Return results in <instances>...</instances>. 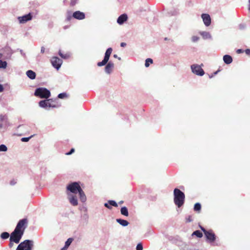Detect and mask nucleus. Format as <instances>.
<instances>
[{"label":"nucleus","mask_w":250,"mask_h":250,"mask_svg":"<svg viewBox=\"0 0 250 250\" xmlns=\"http://www.w3.org/2000/svg\"><path fill=\"white\" fill-rule=\"evenodd\" d=\"M113 67H114L113 63L110 62L107 64V65L105 67V71L107 73L109 74L112 71Z\"/></svg>","instance_id":"obj_17"},{"label":"nucleus","mask_w":250,"mask_h":250,"mask_svg":"<svg viewBox=\"0 0 250 250\" xmlns=\"http://www.w3.org/2000/svg\"><path fill=\"white\" fill-rule=\"evenodd\" d=\"M32 19V16L30 13L24 15L22 17H19L18 20L21 23H23Z\"/></svg>","instance_id":"obj_12"},{"label":"nucleus","mask_w":250,"mask_h":250,"mask_svg":"<svg viewBox=\"0 0 250 250\" xmlns=\"http://www.w3.org/2000/svg\"><path fill=\"white\" fill-rule=\"evenodd\" d=\"M153 63L152 59L150 58H148L146 60L145 62V66L147 67L149 66L150 64H152Z\"/></svg>","instance_id":"obj_26"},{"label":"nucleus","mask_w":250,"mask_h":250,"mask_svg":"<svg viewBox=\"0 0 250 250\" xmlns=\"http://www.w3.org/2000/svg\"><path fill=\"white\" fill-rule=\"evenodd\" d=\"M201 34L204 39H208L210 38V35L208 32H203L201 33Z\"/></svg>","instance_id":"obj_28"},{"label":"nucleus","mask_w":250,"mask_h":250,"mask_svg":"<svg viewBox=\"0 0 250 250\" xmlns=\"http://www.w3.org/2000/svg\"><path fill=\"white\" fill-rule=\"evenodd\" d=\"M2 127V124H0V127L1 128Z\"/></svg>","instance_id":"obj_55"},{"label":"nucleus","mask_w":250,"mask_h":250,"mask_svg":"<svg viewBox=\"0 0 250 250\" xmlns=\"http://www.w3.org/2000/svg\"><path fill=\"white\" fill-rule=\"evenodd\" d=\"M77 2V0H71L70 3V6L73 7L74 6H75Z\"/></svg>","instance_id":"obj_36"},{"label":"nucleus","mask_w":250,"mask_h":250,"mask_svg":"<svg viewBox=\"0 0 250 250\" xmlns=\"http://www.w3.org/2000/svg\"><path fill=\"white\" fill-rule=\"evenodd\" d=\"M7 120V117L5 115H0V121L2 122Z\"/></svg>","instance_id":"obj_35"},{"label":"nucleus","mask_w":250,"mask_h":250,"mask_svg":"<svg viewBox=\"0 0 250 250\" xmlns=\"http://www.w3.org/2000/svg\"><path fill=\"white\" fill-rule=\"evenodd\" d=\"M219 71V70H218V71H217L213 73V74L211 76H210L209 77H210V78H212V77H213V75H215L217 74V73H218Z\"/></svg>","instance_id":"obj_50"},{"label":"nucleus","mask_w":250,"mask_h":250,"mask_svg":"<svg viewBox=\"0 0 250 250\" xmlns=\"http://www.w3.org/2000/svg\"><path fill=\"white\" fill-rule=\"evenodd\" d=\"M32 137V136L29 137H24V138H22L21 140L22 142H28L29 139Z\"/></svg>","instance_id":"obj_38"},{"label":"nucleus","mask_w":250,"mask_h":250,"mask_svg":"<svg viewBox=\"0 0 250 250\" xmlns=\"http://www.w3.org/2000/svg\"><path fill=\"white\" fill-rule=\"evenodd\" d=\"M121 213L125 216H128V211L127 208L125 207H122L121 209Z\"/></svg>","instance_id":"obj_22"},{"label":"nucleus","mask_w":250,"mask_h":250,"mask_svg":"<svg viewBox=\"0 0 250 250\" xmlns=\"http://www.w3.org/2000/svg\"><path fill=\"white\" fill-rule=\"evenodd\" d=\"M2 55L1 54H0V58H1Z\"/></svg>","instance_id":"obj_57"},{"label":"nucleus","mask_w":250,"mask_h":250,"mask_svg":"<svg viewBox=\"0 0 250 250\" xmlns=\"http://www.w3.org/2000/svg\"><path fill=\"white\" fill-rule=\"evenodd\" d=\"M199 39V38L197 36H193L192 38V40L194 42L197 41Z\"/></svg>","instance_id":"obj_39"},{"label":"nucleus","mask_w":250,"mask_h":250,"mask_svg":"<svg viewBox=\"0 0 250 250\" xmlns=\"http://www.w3.org/2000/svg\"><path fill=\"white\" fill-rule=\"evenodd\" d=\"M28 221L27 218H24L20 220L18 222L15 229L19 231L20 232H21L23 234L25 229L28 226Z\"/></svg>","instance_id":"obj_6"},{"label":"nucleus","mask_w":250,"mask_h":250,"mask_svg":"<svg viewBox=\"0 0 250 250\" xmlns=\"http://www.w3.org/2000/svg\"><path fill=\"white\" fill-rule=\"evenodd\" d=\"M201 209V206L200 203H196L194 205V209L196 211H200Z\"/></svg>","instance_id":"obj_24"},{"label":"nucleus","mask_w":250,"mask_h":250,"mask_svg":"<svg viewBox=\"0 0 250 250\" xmlns=\"http://www.w3.org/2000/svg\"><path fill=\"white\" fill-rule=\"evenodd\" d=\"M192 221V216L191 215H188L186 218V222L187 223H189Z\"/></svg>","instance_id":"obj_34"},{"label":"nucleus","mask_w":250,"mask_h":250,"mask_svg":"<svg viewBox=\"0 0 250 250\" xmlns=\"http://www.w3.org/2000/svg\"><path fill=\"white\" fill-rule=\"evenodd\" d=\"M201 229L204 233L207 241L210 243L214 242L216 236L212 229L206 230L204 228L200 226Z\"/></svg>","instance_id":"obj_3"},{"label":"nucleus","mask_w":250,"mask_h":250,"mask_svg":"<svg viewBox=\"0 0 250 250\" xmlns=\"http://www.w3.org/2000/svg\"><path fill=\"white\" fill-rule=\"evenodd\" d=\"M164 40H165V41H167V40H168V39H167V38H165L164 39Z\"/></svg>","instance_id":"obj_56"},{"label":"nucleus","mask_w":250,"mask_h":250,"mask_svg":"<svg viewBox=\"0 0 250 250\" xmlns=\"http://www.w3.org/2000/svg\"><path fill=\"white\" fill-rule=\"evenodd\" d=\"M3 91V86L0 84V92H1Z\"/></svg>","instance_id":"obj_47"},{"label":"nucleus","mask_w":250,"mask_h":250,"mask_svg":"<svg viewBox=\"0 0 250 250\" xmlns=\"http://www.w3.org/2000/svg\"><path fill=\"white\" fill-rule=\"evenodd\" d=\"M41 52L42 53H44L45 52V48L44 47H42Z\"/></svg>","instance_id":"obj_46"},{"label":"nucleus","mask_w":250,"mask_h":250,"mask_svg":"<svg viewBox=\"0 0 250 250\" xmlns=\"http://www.w3.org/2000/svg\"><path fill=\"white\" fill-rule=\"evenodd\" d=\"M143 245L141 243H139L137 245L136 250H143Z\"/></svg>","instance_id":"obj_37"},{"label":"nucleus","mask_w":250,"mask_h":250,"mask_svg":"<svg viewBox=\"0 0 250 250\" xmlns=\"http://www.w3.org/2000/svg\"><path fill=\"white\" fill-rule=\"evenodd\" d=\"M202 18L203 21L206 26H209L211 23V19L208 14H203L202 15Z\"/></svg>","instance_id":"obj_13"},{"label":"nucleus","mask_w":250,"mask_h":250,"mask_svg":"<svg viewBox=\"0 0 250 250\" xmlns=\"http://www.w3.org/2000/svg\"><path fill=\"white\" fill-rule=\"evenodd\" d=\"M51 62L52 65L57 69L60 68L62 63V60L57 57H52Z\"/></svg>","instance_id":"obj_10"},{"label":"nucleus","mask_w":250,"mask_h":250,"mask_svg":"<svg viewBox=\"0 0 250 250\" xmlns=\"http://www.w3.org/2000/svg\"><path fill=\"white\" fill-rule=\"evenodd\" d=\"M126 43H125V42H122V43H121V47H125V46H126Z\"/></svg>","instance_id":"obj_48"},{"label":"nucleus","mask_w":250,"mask_h":250,"mask_svg":"<svg viewBox=\"0 0 250 250\" xmlns=\"http://www.w3.org/2000/svg\"><path fill=\"white\" fill-rule=\"evenodd\" d=\"M192 235H195L198 238H201L203 236V233L201 231H200V230H196V231H194L192 234Z\"/></svg>","instance_id":"obj_23"},{"label":"nucleus","mask_w":250,"mask_h":250,"mask_svg":"<svg viewBox=\"0 0 250 250\" xmlns=\"http://www.w3.org/2000/svg\"><path fill=\"white\" fill-rule=\"evenodd\" d=\"M7 148L4 145H1L0 146V151H6Z\"/></svg>","instance_id":"obj_32"},{"label":"nucleus","mask_w":250,"mask_h":250,"mask_svg":"<svg viewBox=\"0 0 250 250\" xmlns=\"http://www.w3.org/2000/svg\"><path fill=\"white\" fill-rule=\"evenodd\" d=\"M34 95L41 98L48 99L50 97L51 94L46 88L40 87L36 89Z\"/></svg>","instance_id":"obj_4"},{"label":"nucleus","mask_w":250,"mask_h":250,"mask_svg":"<svg viewBox=\"0 0 250 250\" xmlns=\"http://www.w3.org/2000/svg\"><path fill=\"white\" fill-rule=\"evenodd\" d=\"M7 66V62L0 60V68H5Z\"/></svg>","instance_id":"obj_29"},{"label":"nucleus","mask_w":250,"mask_h":250,"mask_svg":"<svg viewBox=\"0 0 250 250\" xmlns=\"http://www.w3.org/2000/svg\"><path fill=\"white\" fill-rule=\"evenodd\" d=\"M67 97L66 94L65 93H60L58 95V97L60 99H63Z\"/></svg>","instance_id":"obj_33"},{"label":"nucleus","mask_w":250,"mask_h":250,"mask_svg":"<svg viewBox=\"0 0 250 250\" xmlns=\"http://www.w3.org/2000/svg\"><path fill=\"white\" fill-rule=\"evenodd\" d=\"M0 237L3 239H6L9 237V234L7 232H4L1 234Z\"/></svg>","instance_id":"obj_27"},{"label":"nucleus","mask_w":250,"mask_h":250,"mask_svg":"<svg viewBox=\"0 0 250 250\" xmlns=\"http://www.w3.org/2000/svg\"><path fill=\"white\" fill-rule=\"evenodd\" d=\"M70 203L73 206H77L78 205V201L76 195H71L68 197Z\"/></svg>","instance_id":"obj_15"},{"label":"nucleus","mask_w":250,"mask_h":250,"mask_svg":"<svg viewBox=\"0 0 250 250\" xmlns=\"http://www.w3.org/2000/svg\"><path fill=\"white\" fill-rule=\"evenodd\" d=\"M223 60L226 64H230L232 62V57L228 55H225L223 57Z\"/></svg>","instance_id":"obj_18"},{"label":"nucleus","mask_w":250,"mask_h":250,"mask_svg":"<svg viewBox=\"0 0 250 250\" xmlns=\"http://www.w3.org/2000/svg\"><path fill=\"white\" fill-rule=\"evenodd\" d=\"M236 52L237 53H243V51L242 50V49H238L236 51Z\"/></svg>","instance_id":"obj_49"},{"label":"nucleus","mask_w":250,"mask_h":250,"mask_svg":"<svg viewBox=\"0 0 250 250\" xmlns=\"http://www.w3.org/2000/svg\"><path fill=\"white\" fill-rule=\"evenodd\" d=\"M116 221L119 224H120L121 225L124 226V227L127 226L129 224V223L128 221H127L126 220H125L122 219H117Z\"/></svg>","instance_id":"obj_21"},{"label":"nucleus","mask_w":250,"mask_h":250,"mask_svg":"<svg viewBox=\"0 0 250 250\" xmlns=\"http://www.w3.org/2000/svg\"><path fill=\"white\" fill-rule=\"evenodd\" d=\"M249 10H250V0H249Z\"/></svg>","instance_id":"obj_52"},{"label":"nucleus","mask_w":250,"mask_h":250,"mask_svg":"<svg viewBox=\"0 0 250 250\" xmlns=\"http://www.w3.org/2000/svg\"><path fill=\"white\" fill-rule=\"evenodd\" d=\"M27 76L31 79L33 80L36 78V73L32 70H29L26 72Z\"/></svg>","instance_id":"obj_19"},{"label":"nucleus","mask_w":250,"mask_h":250,"mask_svg":"<svg viewBox=\"0 0 250 250\" xmlns=\"http://www.w3.org/2000/svg\"><path fill=\"white\" fill-rule=\"evenodd\" d=\"M72 18H73L72 15L71 16V15L68 14L66 17V20L68 21H69L71 20Z\"/></svg>","instance_id":"obj_41"},{"label":"nucleus","mask_w":250,"mask_h":250,"mask_svg":"<svg viewBox=\"0 0 250 250\" xmlns=\"http://www.w3.org/2000/svg\"><path fill=\"white\" fill-rule=\"evenodd\" d=\"M112 49L110 47L108 48L106 50V51L105 53V55H104V60L102 62H98L97 65L98 66H102L105 65L107 63V62H108V61L109 60V57L111 55V54L112 53Z\"/></svg>","instance_id":"obj_8"},{"label":"nucleus","mask_w":250,"mask_h":250,"mask_svg":"<svg viewBox=\"0 0 250 250\" xmlns=\"http://www.w3.org/2000/svg\"><path fill=\"white\" fill-rule=\"evenodd\" d=\"M113 57L116 58H118L117 55L116 54L114 55Z\"/></svg>","instance_id":"obj_53"},{"label":"nucleus","mask_w":250,"mask_h":250,"mask_svg":"<svg viewBox=\"0 0 250 250\" xmlns=\"http://www.w3.org/2000/svg\"><path fill=\"white\" fill-rule=\"evenodd\" d=\"M119 60H121V58L119 57V58H118Z\"/></svg>","instance_id":"obj_58"},{"label":"nucleus","mask_w":250,"mask_h":250,"mask_svg":"<svg viewBox=\"0 0 250 250\" xmlns=\"http://www.w3.org/2000/svg\"><path fill=\"white\" fill-rule=\"evenodd\" d=\"M123 202H123V201H120V202H119V203L120 204H123Z\"/></svg>","instance_id":"obj_54"},{"label":"nucleus","mask_w":250,"mask_h":250,"mask_svg":"<svg viewBox=\"0 0 250 250\" xmlns=\"http://www.w3.org/2000/svg\"><path fill=\"white\" fill-rule=\"evenodd\" d=\"M67 248H65V246H64L61 250H66Z\"/></svg>","instance_id":"obj_51"},{"label":"nucleus","mask_w":250,"mask_h":250,"mask_svg":"<svg viewBox=\"0 0 250 250\" xmlns=\"http://www.w3.org/2000/svg\"><path fill=\"white\" fill-rule=\"evenodd\" d=\"M48 107H58L60 105L59 104L58 101L57 99L53 100L52 99H48Z\"/></svg>","instance_id":"obj_14"},{"label":"nucleus","mask_w":250,"mask_h":250,"mask_svg":"<svg viewBox=\"0 0 250 250\" xmlns=\"http://www.w3.org/2000/svg\"><path fill=\"white\" fill-rule=\"evenodd\" d=\"M48 99H46V100L41 101L39 102V104L40 106H41V107L46 108V107H48Z\"/></svg>","instance_id":"obj_20"},{"label":"nucleus","mask_w":250,"mask_h":250,"mask_svg":"<svg viewBox=\"0 0 250 250\" xmlns=\"http://www.w3.org/2000/svg\"><path fill=\"white\" fill-rule=\"evenodd\" d=\"M73 240V239L72 238H68L65 243L64 246L65 247V248H68V247L70 245V244L72 242Z\"/></svg>","instance_id":"obj_25"},{"label":"nucleus","mask_w":250,"mask_h":250,"mask_svg":"<svg viewBox=\"0 0 250 250\" xmlns=\"http://www.w3.org/2000/svg\"><path fill=\"white\" fill-rule=\"evenodd\" d=\"M75 151L74 148H71L69 152L66 153V155H69L72 154Z\"/></svg>","instance_id":"obj_40"},{"label":"nucleus","mask_w":250,"mask_h":250,"mask_svg":"<svg viewBox=\"0 0 250 250\" xmlns=\"http://www.w3.org/2000/svg\"><path fill=\"white\" fill-rule=\"evenodd\" d=\"M127 19V16L126 14H122L118 18L117 20V22L120 24H123L125 21Z\"/></svg>","instance_id":"obj_16"},{"label":"nucleus","mask_w":250,"mask_h":250,"mask_svg":"<svg viewBox=\"0 0 250 250\" xmlns=\"http://www.w3.org/2000/svg\"><path fill=\"white\" fill-rule=\"evenodd\" d=\"M108 202L109 204L111 206H113L115 207H118V205L116 203V202L113 200H109V201H108Z\"/></svg>","instance_id":"obj_30"},{"label":"nucleus","mask_w":250,"mask_h":250,"mask_svg":"<svg viewBox=\"0 0 250 250\" xmlns=\"http://www.w3.org/2000/svg\"><path fill=\"white\" fill-rule=\"evenodd\" d=\"M72 17L74 19L79 20H82L85 18V14L80 11H77L74 12L72 14Z\"/></svg>","instance_id":"obj_11"},{"label":"nucleus","mask_w":250,"mask_h":250,"mask_svg":"<svg viewBox=\"0 0 250 250\" xmlns=\"http://www.w3.org/2000/svg\"><path fill=\"white\" fill-rule=\"evenodd\" d=\"M245 52H246V53L247 55H250V49H247L245 50Z\"/></svg>","instance_id":"obj_45"},{"label":"nucleus","mask_w":250,"mask_h":250,"mask_svg":"<svg viewBox=\"0 0 250 250\" xmlns=\"http://www.w3.org/2000/svg\"><path fill=\"white\" fill-rule=\"evenodd\" d=\"M174 202L179 208L183 205L185 202V195L184 192L177 188L174 189Z\"/></svg>","instance_id":"obj_2"},{"label":"nucleus","mask_w":250,"mask_h":250,"mask_svg":"<svg viewBox=\"0 0 250 250\" xmlns=\"http://www.w3.org/2000/svg\"><path fill=\"white\" fill-rule=\"evenodd\" d=\"M23 234L21 232H20L19 231L14 229L11 234L10 240L14 241L16 244H18L20 242Z\"/></svg>","instance_id":"obj_7"},{"label":"nucleus","mask_w":250,"mask_h":250,"mask_svg":"<svg viewBox=\"0 0 250 250\" xmlns=\"http://www.w3.org/2000/svg\"><path fill=\"white\" fill-rule=\"evenodd\" d=\"M191 68L192 72L197 75L203 76L205 73L204 71L201 68V66L198 64L192 65Z\"/></svg>","instance_id":"obj_9"},{"label":"nucleus","mask_w":250,"mask_h":250,"mask_svg":"<svg viewBox=\"0 0 250 250\" xmlns=\"http://www.w3.org/2000/svg\"><path fill=\"white\" fill-rule=\"evenodd\" d=\"M33 245L32 241L26 240L18 245L16 250H32Z\"/></svg>","instance_id":"obj_5"},{"label":"nucleus","mask_w":250,"mask_h":250,"mask_svg":"<svg viewBox=\"0 0 250 250\" xmlns=\"http://www.w3.org/2000/svg\"><path fill=\"white\" fill-rule=\"evenodd\" d=\"M104 206L109 208V209H111V207H110V205L109 204L108 202V203H106L104 204Z\"/></svg>","instance_id":"obj_42"},{"label":"nucleus","mask_w":250,"mask_h":250,"mask_svg":"<svg viewBox=\"0 0 250 250\" xmlns=\"http://www.w3.org/2000/svg\"><path fill=\"white\" fill-rule=\"evenodd\" d=\"M16 183V182L15 180H12L10 181V185H14Z\"/></svg>","instance_id":"obj_43"},{"label":"nucleus","mask_w":250,"mask_h":250,"mask_svg":"<svg viewBox=\"0 0 250 250\" xmlns=\"http://www.w3.org/2000/svg\"><path fill=\"white\" fill-rule=\"evenodd\" d=\"M59 54L62 58L64 59H66L69 57V55L67 54H63L61 51H59Z\"/></svg>","instance_id":"obj_31"},{"label":"nucleus","mask_w":250,"mask_h":250,"mask_svg":"<svg viewBox=\"0 0 250 250\" xmlns=\"http://www.w3.org/2000/svg\"><path fill=\"white\" fill-rule=\"evenodd\" d=\"M13 242H14V241H11L10 240V243L9 244V246L10 248H12L13 246Z\"/></svg>","instance_id":"obj_44"},{"label":"nucleus","mask_w":250,"mask_h":250,"mask_svg":"<svg viewBox=\"0 0 250 250\" xmlns=\"http://www.w3.org/2000/svg\"><path fill=\"white\" fill-rule=\"evenodd\" d=\"M66 190L74 194L78 192L80 199L83 203L86 201V195L79 182H75L68 184L66 187Z\"/></svg>","instance_id":"obj_1"}]
</instances>
